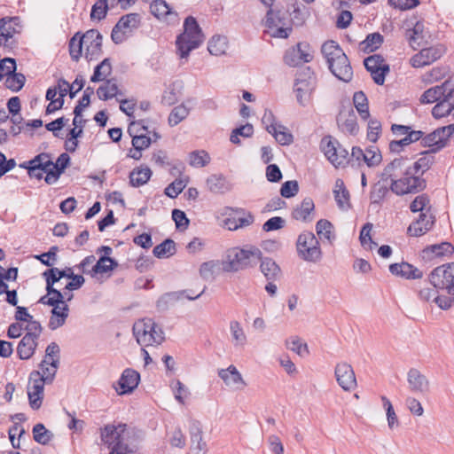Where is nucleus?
Instances as JSON below:
<instances>
[{
	"label": "nucleus",
	"instance_id": "bf43d9fd",
	"mask_svg": "<svg viewBox=\"0 0 454 454\" xmlns=\"http://www.w3.org/2000/svg\"><path fill=\"white\" fill-rule=\"evenodd\" d=\"M189 114V109L184 105L174 107L168 116V124L171 127L176 126Z\"/></svg>",
	"mask_w": 454,
	"mask_h": 454
},
{
	"label": "nucleus",
	"instance_id": "2eb2a0df",
	"mask_svg": "<svg viewBox=\"0 0 454 454\" xmlns=\"http://www.w3.org/2000/svg\"><path fill=\"white\" fill-rule=\"evenodd\" d=\"M83 46H85L84 57L88 61L98 59L103 53V36L97 29H90L82 35Z\"/></svg>",
	"mask_w": 454,
	"mask_h": 454
},
{
	"label": "nucleus",
	"instance_id": "f704fd0d",
	"mask_svg": "<svg viewBox=\"0 0 454 454\" xmlns=\"http://www.w3.org/2000/svg\"><path fill=\"white\" fill-rule=\"evenodd\" d=\"M52 316L49 321V328L51 330H56L65 324L66 319L68 317V306L67 304H59L52 305Z\"/></svg>",
	"mask_w": 454,
	"mask_h": 454
},
{
	"label": "nucleus",
	"instance_id": "393cba45",
	"mask_svg": "<svg viewBox=\"0 0 454 454\" xmlns=\"http://www.w3.org/2000/svg\"><path fill=\"white\" fill-rule=\"evenodd\" d=\"M218 376L227 387L234 389H243L247 386L242 375L234 365H230L227 369H220Z\"/></svg>",
	"mask_w": 454,
	"mask_h": 454
},
{
	"label": "nucleus",
	"instance_id": "5701e85b",
	"mask_svg": "<svg viewBox=\"0 0 454 454\" xmlns=\"http://www.w3.org/2000/svg\"><path fill=\"white\" fill-rule=\"evenodd\" d=\"M409 389L415 394L426 395L429 392L430 383L427 378L416 368H411L407 373Z\"/></svg>",
	"mask_w": 454,
	"mask_h": 454
},
{
	"label": "nucleus",
	"instance_id": "0e129e2a",
	"mask_svg": "<svg viewBox=\"0 0 454 454\" xmlns=\"http://www.w3.org/2000/svg\"><path fill=\"white\" fill-rule=\"evenodd\" d=\"M432 109V115L435 119L446 117L451 114H454V104H447L442 101H436Z\"/></svg>",
	"mask_w": 454,
	"mask_h": 454
},
{
	"label": "nucleus",
	"instance_id": "7c9ffc66",
	"mask_svg": "<svg viewBox=\"0 0 454 454\" xmlns=\"http://www.w3.org/2000/svg\"><path fill=\"white\" fill-rule=\"evenodd\" d=\"M85 80L82 75L78 74L72 84H70L64 78H60L58 81L57 90H59V96L64 98L67 93L71 98H74L75 95L83 88Z\"/></svg>",
	"mask_w": 454,
	"mask_h": 454
},
{
	"label": "nucleus",
	"instance_id": "72a5a7b5",
	"mask_svg": "<svg viewBox=\"0 0 454 454\" xmlns=\"http://www.w3.org/2000/svg\"><path fill=\"white\" fill-rule=\"evenodd\" d=\"M37 340L30 335H24L18 344L17 354L20 359L27 360L35 354Z\"/></svg>",
	"mask_w": 454,
	"mask_h": 454
},
{
	"label": "nucleus",
	"instance_id": "774afa93",
	"mask_svg": "<svg viewBox=\"0 0 454 454\" xmlns=\"http://www.w3.org/2000/svg\"><path fill=\"white\" fill-rule=\"evenodd\" d=\"M109 8L106 4V0H98L91 8L90 19L97 20L105 19Z\"/></svg>",
	"mask_w": 454,
	"mask_h": 454
},
{
	"label": "nucleus",
	"instance_id": "9d476101",
	"mask_svg": "<svg viewBox=\"0 0 454 454\" xmlns=\"http://www.w3.org/2000/svg\"><path fill=\"white\" fill-rule=\"evenodd\" d=\"M296 247L300 257L303 260L316 262L321 259L322 252L319 242L312 232L304 231L301 233Z\"/></svg>",
	"mask_w": 454,
	"mask_h": 454
},
{
	"label": "nucleus",
	"instance_id": "dca6fc26",
	"mask_svg": "<svg viewBox=\"0 0 454 454\" xmlns=\"http://www.w3.org/2000/svg\"><path fill=\"white\" fill-rule=\"evenodd\" d=\"M339 129L350 136H356L359 132V126L356 121V115L352 106H342L336 118Z\"/></svg>",
	"mask_w": 454,
	"mask_h": 454
},
{
	"label": "nucleus",
	"instance_id": "cd10ccee",
	"mask_svg": "<svg viewBox=\"0 0 454 454\" xmlns=\"http://www.w3.org/2000/svg\"><path fill=\"white\" fill-rule=\"evenodd\" d=\"M389 271L395 276L406 279H419L423 277V272L409 262L393 263L389 266Z\"/></svg>",
	"mask_w": 454,
	"mask_h": 454
},
{
	"label": "nucleus",
	"instance_id": "58836bf2",
	"mask_svg": "<svg viewBox=\"0 0 454 454\" xmlns=\"http://www.w3.org/2000/svg\"><path fill=\"white\" fill-rule=\"evenodd\" d=\"M390 191V184L388 185L387 182H383L380 178V181L373 184L370 192L371 203L380 204Z\"/></svg>",
	"mask_w": 454,
	"mask_h": 454
},
{
	"label": "nucleus",
	"instance_id": "a18cd8bd",
	"mask_svg": "<svg viewBox=\"0 0 454 454\" xmlns=\"http://www.w3.org/2000/svg\"><path fill=\"white\" fill-rule=\"evenodd\" d=\"M316 231L320 239H326L329 243H332L335 239L333 234V225L326 219H320L316 224Z\"/></svg>",
	"mask_w": 454,
	"mask_h": 454
},
{
	"label": "nucleus",
	"instance_id": "a878e982",
	"mask_svg": "<svg viewBox=\"0 0 454 454\" xmlns=\"http://www.w3.org/2000/svg\"><path fill=\"white\" fill-rule=\"evenodd\" d=\"M140 381V374L130 368L125 369L118 381L120 387V395L131 393L138 385Z\"/></svg>",
	"mask_w": 454,
	"mask_h": 454
},
{
	"label": "nucleus",
	"instance_id": "ddd939ff",
	"mask_svg": "<svg viewBox=\"0 0 454 454\" xmlns=\"http://www.w3.org/2000/svg\"><path fill=\"white\" fill-rule=\"evenodd\" d=\"M283 59L287 66L295 67L310 62L313 59V52L309 43H298L286 51Z\"/></svg>",
	"mask_w": 454,
	"mask_h": 454
},
{
	"label": "nucleus",
	"instance_id": "1a4fd4ad",
	"mask_svg": "<svg viewBox=\"0 0 454 454\" xmlns=\"http://www.w3.org/2000/svg\"><path fill=\"white\" fill-rule=\"evenodd\" d=\"M321 149L335 168H344L351 160L348 150L330 136L322 138Z\"/></svg>",
	"mask_w": 454,
	"mask_h": 454
},
{
	"label": "nucleus",
	"instance_id": "4c0bfd02",
	"mask_svg": "<svg viewBox=\"0 0 454 454\" xmlns=\"http://www.w3.org/2000/svg\"><path fill=\"white\" fill-rule=\"evenodd\" d=\"M59 364L60 361H58L57 358H52L51 361L48 359H43V361L40 363L39 366L42 370L40 376L43 380H45V383L51 384L53 381Z\"/></svg>",
	"mask_w": 454,
	"mask_h": 454
},
{
	"label": "nucleus",
	"instance_id": "f257e3e1",
	"mask_svg": "<svg viewBox=\"0 0 454 454\" xmlns=\"http://www.w3.org/2000/svg\"><path fill=\"white\" fill-rule=\"evenodd\" d=\"M380 178L389 183L391 192L398 196L418 193L427 187L426 179L411 176L408 160L403 158L389 162L381 172Z\"/></svg>",
	"mask_w": 454,
	"mask_h": 454
},
{
	"label": "nucleus",
	"instance_id": "39448f33",
	"mask_svg": "<svg viewBox=\"0 0 454 454\" xmlns=\"http://www.w3.org/2000/svg\"><path fill=\"white\" fill-rule=\"evenodd\" d=\"M133 334L141 346L160 345L165 340L163 330L151 318L135 323Z\"/></svg>",
	"mask_w": 454,
	"mask_h": 454
},
{
	"label": "nucleus",
	"instance_id": "412c9836",
	"mask_svg": "<svg viewBox=\"0 0 454 454\" xmlns=\"http://www.w3.org/2000/svg\"><path fill=\"white\" fill-rule=\"evenodd\" d=\"M285 18L282 16L280 11L269 9L265 17V26L270 29H276L272 35L278 38H287L291 29L285 28Z\"/></svg>",
	"mask_w": 454,
	"mask_h": 454
},
{
	"label": "nucleus",
	"instance_id": "5fc2aeb1",
	"mask_svg": "<svg viewBox=\"0 0 454 454\" xmlns=\"http://www.w3.org/2000/svg\"><path fill=\"white\" fill-rule=\"evenodd\" d=\"M118 263L110 256H101L92 267V276L98 273H106L117 267Z\"/></svg>",
	"mask_w": 454,
	"mask_h": 454
},
{
	"label": "nucleus",
	"instance_id": "338daca9",
	"mask_svg": "<svg viewBox=\"0 0 454 454\" xmlns=\"http://www.w3.org/2000/svg\"><path fill=\"white\" fill-rule=\"evenodd\" d=\"M364 64L367 71L374 70V72L381 69V67H389L387 64L385 63V60L382 58V56L379 54H374L367 57L366 59H364Z\"/></svg>",
	"mask_w": 454,
	"mask_h": 454
},
{
	"label": "nucleus",
	"instance_id": "8fccbe9b",
	"mask_svg": "<svg viewBox=\"0 0 454 454\" xmlns=\"http://www.w3.org/2000/svg\"><path fill=\"white\" fill-rule=\"evenodd\" d=\"M176 253V244L170 239H167L160 244L154 247L153 254L157 258H168Z\"/></svg>",
	"mask_w": 454,
	"mask_h": 454
},
{
	"label": "nucleus",
	"instance_id": "4468645a",
	"mask_svg": "<svg viewBox=\"0 0 454 454\" xmlns=\"http://www.w3.org/2000/svg\"><path fill=\"white\" fill-rule=\"evenodd\" d=\"M45 380L40 376V372L34 371L30 373L27 386L29 405L33 410H38L43 403Z\"/></svg>",
	"mask_w": 454,
	"mask_h": 454
},
{
	"label": "nucleus",
	"instance_id": "864d4df0",
	"mask_svg": "<svg viewBox=\"0 0 454 454\" xmlns=\"http://www.w3.org/2000/svg\"><path fill=\"white\" fill-rule=\"evenodd\" d=\"M150 10L153 15L160 19L174 14L169 5L164 0H153L150 4ZM176 16V13H175Z\"/></svg>",
	"mask_w": 454,
	"mask_h": 454
},
{
	"label": "nucleus",
	"instance_id": "69168bd1",
	"mask_svg": "<svg viewBox=\"0 0 454 454\" xmlns=\"http://www.w3.org/2000/svg\"><path fill=\"white\" fill-rule=\"evenodd\" d=\"M382 156L375 146H370L364 151L363 160L368 167H375L381 162Z\"/></svg>",
	"mask_w": 454,
	"mask_h": 454
},
{
	"label": "nucleus",
	"instance_id": "603ef678",
	"mask_svg": "<svg viewBox=\"0 0 454 454\" xmlns=\"http://www.w3.org/2000/svg\"><path fill=\"white\" fill-rule=\"evenodd\" d=\"M82 36L80 32H77L69 41V54L74 61L80 59L82 53Z\"/></svg>",
	"mask_w": 454,
	"mask_h": 454
},
{
	"label": "nucleus",
	"instance_id": "473e14b6",
	"mask_svg": "<svg viewBox=\"0 0 454 454\" xmlns=\"http://www.w3.org/2000/svg\"><path fill=\"white\" fill-rule=\"evenodd\" d=\"M315 209V204L311 198H305L301 203L297 206L292 213L294 219L302 222H309L312 220L310 214Z\"/></svg>",
	"mask_w": 454,
	"mask_h": 454
},
{
	"label": "nucleus",
	"instance_id": "13d9d810",
	"mask_svg": "<svg viewBox=\"0 0 454 454\" xmlns=\"http://www.w3.org/2000/svg\"><path fill=\"white\" fill-rule=\"evenodd\" d=\"M187 184H188L187 177L176 178V180H174L171 184H169L166 187L164 192L168 197H169L171 199L176 198L183 192V190L186 187Z\"/></svg>",
	"mask_w": 454,
	"mask_h": 454
},
{
	"label": "nucleus",
	"instance_id": "09e8293b",
	"mask_svg": "<svg viewBox=\"0 0 454 454\" xmlns=\"http://www.w3.org/2000/svg\"><path fill=\"white\" fill-rule=\"evenodd\" d=\"M230 331L232 337V341L235 347H244L247 343V335L240 325L237 320H232L230 323Z\"/></svg>",
	"mask_w": 454,
	"mask_h": 454
},
{
	"label": "nucleus",
	"instance_id": "6ab92c4d",
	"mask_svg": "<svg viewBox=\"0 0 454 454\" xmlns=\"http://www.w3.org/2000/svg\"><path fill=\"white\" fill-rule=\"evenodd\" d=\"M440 290L430 288L428 286L420 287L418 291L419 299L427 302H434L438 308L443 310L450 309L454 304V298L452 295H439Z\"/></svg>",
	"mask_w": 454,
	"mask_h": 454
},
{
	"label": "nucleus",
	"instance_id": "49530a36",
	"mask_svg": "<svg viewBox=\"0 0 454 454\" xmlns=\"http://www.w3.org/2000/svg\"><path fill=\"white\" fill-rule=\"evenodd\" d=\"M112 72V65L108 58L96 66L94 73L90 77V82H98L105 81Z\"/></svg>",
	"mask_w": 454,
	"mask_h": 454
},
{
	"label": "nucleus",
	"instance_id": "37998d69",
	"mask_svg": "<svg viewBox=\"0 0 454 454\" xmlns=\"http://www.w3.org/2000/svg\"><path fill=\"white\" fill-rule=\"evenodd\" d=\"M228 48V42L225 36L214 35L208 42L207 50L210 54L221 56L225 54Z\"/></svg>",
	"mask_w": 454,
	"mask_h": 454
},
{
	"label": "nucleus",
	"instance_id": "4be33fe9",
	"mask_svg": "<svg viewBox=\"0 0 454 454\" xmlns=\"http://www.w3.org/2000/svg\"><path fill=\"white\" fill-rule=\"evenodd\" d=\"M434 222L435 218L432 214L420 213L419 218L409 225L407 233L412 237H420L433 228Z\"/></svg>",
	"mask_w": 454,
	"mask_h": 454
},
{
	"label": "nucleus",
	"instance_id": "3c124183",
	"mask_svg": "<svg viewBox=\"0 0 454 454\" xmlns=\"http://www.w3.org/2000/svg\"><path fill=\"white\" fill-rule=\"evenodd\" d=\"M383 36L380 33L369 34L366 38L360 43V49L364 52H372L382 44Z\"/></svg>",
	"mask_w": 454,
	"mask_h": 454
},
{
	"label": "nucleus",
	"instance_id": "de8ad7c7",
	"mask_svg": "<svg viewBox=\"0 0 454 454\" xmlns=\"http://www.w3.org/2000/svg\"><path fill=\"white\" fill-rule=\"evenodd\" d=\"M222 270L221 261L212 260L203 262L200 267V275L205 280L215 278L216 271Z\"/></svg>",
	"mask_w": 454,
	"mask_h": 454
},
{
	"label": "nucleus",
	"instance_id": "c756f323",
	"mask_svg": "<svg viewBox=\"0 0 454 454\" xmlns=\"http://www.w3.org/2000/svg\"><path fill=\"white\" fill-rule=\"evenodd\" d=\"M454 253V247L450 242H442L426 247L422 250V257L426 260H433L437 257L451 255Z\"/></svg>",
	"mask_w": 454,
	"mask_h": 454
},
{
	"label": "nucleus",
	"instance_id": "052dcab7",
	"mask_svg": "<svg viewBox=\"0 0 454 454\" xmlns=\"http://www.w3.org/2000/svg\"><path fill=\"white\" fill-rule=\"evenodd\" d=\"M254 134V127L250 123H247L245 125H241L239 128H236L232 130L230 140L231 143L239 145L240 140L239 137H250Z\"/></svg>",
	"mask_w": 454,
	"mask_h": 454
},
{
	"label": "nucleus",
	"instance_id": "e2e57ef3",
	"mask_svg": "<svg viewBox=\"0 0 454 454\" xmlns=\"http://www.w3.org/2000/svg\"><path fill=\"white\" fill-rule=\"evenodd\" d=\"M270 134L282 145H288L294 141L293 135L287 132L286 127L281 124H278V127L274 129V131H270Z\"/></svg>",
	"mask_w": 454,
	"mask_h": 454
},
{
	"label": "nucleus",
	"instance_id": "a211bd4d",
	"mask_svg": "<svg viewBox=\"0 0 454 454\" xmlns=\"http://www.w3.org/2000/svg\"><path fill=\"white\" fill-rule=\"evenodd\" d=\"M334 375L338 385L344 391L349 392L356 387V374L349 364L346 362L338 363L335 366Z\"/></svg>",
	"mask_w": 454,
	"mask_h": 454
},
{
	"label": "nucleus",
	"instance_id": "7ed1b4c3",
	"mask_svg": "<svg viewBox=\"0 0 454 454\" xmlns=\"http://www.w3.org/2000/svg\"><path fill=\"white\" fill-rule=\"evenodd\" d=\"M261 254L262 252L257 247L249 249L230 248L221 261L222 270L224 272H238L254 267L261 260Z\"/></svg>",
	"mask_w": 454,
	"mask_h": 454
},
{
	"label": "nucleus",
	"instance_id": "0eeeda50",
	"mask_svg": "<svg viewBox=\"0 0 454 454\" xmlns=\"http://www.w3.org/2000/svg\"><path fill=\"white\" fill-rule=\"evenodd\" d=\"M427 283L436 290H443L448 294L454 295V262L434 268L428 274Z\"/></svg>",
	"mask_w": 454,
	"mask_h": 454
},
{
	"label": "nucleus",
	"instance_id": "e433bc0d",
	"mask_svg": "<svg viewBox=\"0 0 454 454\" xmlns=\"http://www.w3.org/2000/svg\"><path fill=\"white\" fill-rule=\"evenodd\" d=\"M260 269L267 280H277L281 276L279 266L271 258H262L261 256Z\"/></svg>",
	"mask_w": 454,
	"mask_h": 454
},
{
	"label": "nucleus",
	"instance_id": "a19ab883",
	"mask_svg": "<svg viewBox=\"0 0 454 454\" xmlns=\"http://www.w3.org/2000/svg\"><path fill=\"white\" fill-rule=\"evenodd\" d=\"M335 200L341 209H348L349 204V192L346 189L342 180L338 179L335 183V189L333 191Z\"/></svg>",
	"mask_w": 454,
	"mask_h": 454
},
{
	"label": "nucleus",
	"instance_id": "6e6552de",
	"mask_svg": "<svg viewBox=\"0 0 454 454\" xmlns=\"http://www.w3.org/2000/svg\"><path fill=\"white\" fill-rule=\"evenodd\" d=\"M436 101L454 104L453 80L448 79L440 85H435L426 90L419 98V103L421 105L433 104Z\"/></svg>",
	"mask_w": 454,
	"mask_h": 454
},
{
	"label": "nucleus",
	"instance_id": "9b49d317",
	"mask_svg": "<svg viewBox=\"0 0 454 454\" xmlns=\"http://www.w3.org/2000/svg\"><path fill=\"white\" fill-rule=\"evenodd\" d=\"M140 25V16L137 13H129L122 16L111 33V39L115 44L123 43L132 35Z\"/></svg>",
	"mask_w": 454,
	"mask_h": 454
},
{
	"label": "nucleus",
	"instance_id": "b1692460",
	"mask_svg": "<svg viewBox=\"0 0 454 454\" xmlns=\"http://www.w3.org/2000/svg\"><path fill=\"white\" fill-rule=\"evenodd\" d=\"M191 450L195 454H207V445L203 440V431L200 422L192 420L189 426Z\"/></svg>",
	"mask_w": 454,
	"mask_h": 454
},
{
	"label": "nucleus",
	"instance_id": "2f4dec72",
	"mask_svg": "<svg viewBox=\"0 0 454 454\" xmlns=\"http://www.w3.org/2000/svg\"><path fill=\"white\" fill-rule=\"evenodd\" d=\"M421 144L425 147H431L430 153H435L446 146L447 140L444 135L442 134V128L440 127L425 136Z\"/></svg>",
	"mask_w": 454,
	"mask_h": 454
},
{
	"label": "nucleus",
	"instance_id": "ea45409f",
	"mask_svg": "<svg viewBox=\"0 0 454 454\" xmlns=\"http://www.w3.org/2000/svg\"><path fill=\"white\" fill-rule=\"evenodd\" d=\"M151 176L152 170L146 166L134 168L129 174V183L134 187H139L145 184Z\"/></svg>",
	"mask_w": 454,
	"mask_h": 454
},
{
	"label": "nucleus",
	"instance_id": "f3484780",
	"mask_svg": "<svg viewBox=\"0 0 454 454\" xmlns=\"http://www.w3.org/2000/svg\"><path fill=\"white\" fill-rule=\"evenodd\" d=\"M444 52L445 48L442 44L424 48L420 50L419 52L412 56L410 62L413 67H423L439 59Z\"/></svg>",
	"mask_w": 454,
	"mask_h": 454
},
{
	"label": "nucleus",
	"instance_id": "c9c22d12",
	"mask_svg": "<svg viewBox=\"0 0 454 454\" xmlns=\"http://www.w3.org/2000/svg\"><path fill=\"white\" fill-rule=\"evenodd\" d=\"M207 186L211 192L225 193L231 189V184L223 175H211L207 179Z\"/></svg>",
	"mask_w": 454,
	"mask_h": 454
},
{
	"label": "nucleus",
	"instance_id": "79ce46f5",
	"mask_svg": "<svg viewBox=\"0 0 454 454\" xmlns=\"http://www.w3.org/2000/svg\"><path fill=\"white\" fill-rule=\"evenodd\" d=\"M423 31L424 25L419 21L416 22L412 28L406 29L405 36L413 49L420 46L421 42L424 39Z\"/></svg>",
	"mask_w": 454,
	"mask_h": 454
},
{
	"label": "nucleus",
	"instance_id": "f8f14e48",
	"mask_svg": "<svg viewBox=\"0 0 454 454\" xmlns=\"http://www.w3.org/2000/svg\"><path fill=\"white\" fill-rule=\"evenodd\" d=\"M129 432L125 423L107 424L100 428L101 442L109 449L128 442Z\"/></svg>",
	"mask_w": 454,
	"mask_h": 454
},
{
	"label": "nucleus",
	"instance_id": "4d7b16f0",
	"mask_svg": "<svg viewBox=\"0 0 454 454\" xmlns=\"http://www.w3.org/2000/svg\"><path fill=\"white\" fill-rule=\"evenodd\" d=\"M34 440L43 445H46L53 437L52 433L46 429L43 424L38 423L33 427Z\"/></svg>",
	"mask_w": 454,
	"mask_h": 454
},
{
	"label": "nucleus",
	"instance_id": "f03ea898",
	"mask_svg": "<svg viewBox=\"0 0 454 454\" xmlns=\"http://www.w3.org/2000/svg\"><path fill=\"white\" fill-rule=\"evenodd\" d=\"M322 54L326 59L332 74L339 80L348 82L353 77V69L350 62L335 41L325 42L321 48Z\"/></svg>",
	"mask_w": 454,
	"mask_h": 454
},
{
	"label": "nucleus",
	"instance_id": "20e7f679",
	"mask_svg": "<svg viewBox=\"0 0 454 454\" xmlns=\"http://www.w3.org/2000/svg\"><path fill=\"white\" fill-rule=\"evenodd\" d=\"M204 35L197 20L189 16L184 23V32L176 38L177 53L181 59H187L192 50L197 49L203 42Z\"/></svg>",
	"mask_w": 454,
	"mask_h": 454
},
{
	"label": "nucleus",
	"instance_id": "c85d7f7f",
	"mask_svg": "<svg viewBox=\"0 0 454 454\" xmlns=\"http://www.w3.org/2000/svg\"><path fill=\"white\" fill-rule=\"evenodd\" d=\"M434 153H430V151H426L421 153V157L413 163V165H409V169L411 170V176L418 177L419 179H424L422 176L426 173L431 166L434 162Z\"/></svg>",
	"mask_w": 454,
	"mask_h": 454
},
{
	"label": "nucleus",
	"instance_id": "c03bdc74",
	"mask_svg": "<svg viewBox=\"0 0 454 454\" xmlns=\"http://www.w3.org/2000/svg\"><path fill=\"white\" fill-rule=\"evenodd\" d=\"M353 104L363 120H367L370 117L368 99L363 91L355 92Z\"/></svg>",
	"mask_w": 454,
	"mask_h": 454
},
{
	"label": "nucleus",
	"instance_id": "bb28decb",
	"mask_svg": "<svg viewBox=\"0 0 454 454\" xmlns=\"http://www.w3.org/2000/svg\"><path fill=\"white\" fill-rule=\"evenodd\" d=\"M97 95L100 100H109L113 98H121L125 93L119 89L115 78L107 79L97 90Z\"/></svg>",
	"mask_w": 454,
	"mask_h": 454
},
{
	"label": "nucleus",
	"instance_id": "423d86ee",
	"mask_svg": "<svg viewBox=\"0 0 454 454\" xmlns=\"http://www.w3.org/2000/svg\"><path fill=\"white\" fill-rule=\"evenodd\" d=\"M317 87V76L310 67H306L297 73L294 90L296 100L301 106H306Z\"/></svg>",
	"mask_w": 454,
	"mask_h": 454
},
{
	"label": "nucleus",
	"instance_id": "6e6d98bb",
	"mask_svg": "<svg viewBox=\"0 0 454 454\" xmlns=\"http://www.w3.org/2000/svg\"><path fill=\"white\" fill-rule=\"evenodd\" d=\"M25 82V75L21 73H16L15 71L5 78L4 85L12 91L18 92L23 88Z\"/></svg>",
	"mask_w": 454,
	"mask_h": 454
},
{
	"label": "nucleus",
	"instance_id": "680f3d73",
	"mask_svg": "<svg viewBox=\"0 0 454 454\" xmlns=\"http://www.w3.org/2000/svg\"><path fill=\"white\" fill-rule=\"evenodd\" d=\"M210 161L209 154L204 151H193L189 155L190 165L195 168H202Z\"/></svg>",
	"mask_w": 454,
	"mask_h": 454
},
{
	"label": "nucleus",
	"instance_id": "aec40b11",
	"mask_svg": "<svg viewBox=\"0 0 454 454\" xmlns=\"http://www.w3.org/2000/svg\"><path fill=\"white\" fill-rule=\"evenodd\" d=\"M233 214L223 221V225L230 231H236L251 225L254 222V216L244 208L231 209Z\"/></svg>",
	"mask_w": 454,
	"mask_h": 454
}]
</instances>
